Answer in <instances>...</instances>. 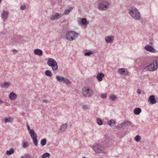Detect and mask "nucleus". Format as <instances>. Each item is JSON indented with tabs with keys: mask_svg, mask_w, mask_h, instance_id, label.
Masks as SVG:
<instances>
[{
	"mask_svg": "<svg viewBox=\"0 0 158 158\" xmlns=\"http://www.w3.org/2000/svg\"><path fill=\"white\" fill-rule=\"evenodd\" d=\"M4 121L6 123L11 122L13 121V118L10 117L6 118L5 119Z\"/></svg>",
	"mask_w": 158,
	"mask_h": 158,
	"instance_id": "nucleus-26",
	"label": "nucleus"
},
{
	"mask_svg": "<svg viewBox=\"0 0 158 158\" xmlns=\"http://www.w3.org/2000/svg\"><path fill=\"white\" fill-rule=\"evenodd\" d=\"M105 76L104 74L102 73H98L96 76V78L98 81H101L102 80V78Z\"/></svg>",
	"mask_w": 158,
	"mask_h": 158,
	"instance_id": "nucleus-12",
	"label": "nucleus"
},
{
	"mask_svg": "<svg viewBox=\"0 0 158 158\" xmlns=\"http://www.w3.org/2000/svg\"><path fill=\"white\" fill-rule=\"evenodd\" d=\"M118 127L119 128H121V124L118 125Z\"/></svg>",
	"mask_w": 158,
	"mask_h": 158,
	"instance_id": "nucleus-48",
	"label": "nucleus"
},
{
	"mask_svg": "<svg viewBox=\"0 0 158 158\" xmlns=\"http://www.w3.org/2000/svg\"><path fill=\"white\" fill-rule=\"evenodd\" d=\"M46 140L45 139H44L41 140L40 143L42 146H44L46 144Z\"/></svg>",
	"mask_w": 158,
	"mask_h": 158,
	"instance_id": "nucleus-33",
	"label": "nucleus"
},
{
	"mask_svg": "<svg viewBox=\"0 0 158 158\" xmlns=\"http://www.w3.org/2000/svg\"><path fill=\"white\" fill-rule=\"evenodd\" d=\"M82 158H85V157H83Z\"/></svg>",
	"mask_w": 158,
	"mask_h": 158,
	"instance_id": "nucleus-51",
	"label": "nucleus"
},
{
	"mask_svg": "<svg viewBox=\"0 0 158 158\" xmlns=\"http://www.w3.org/2000/svg\"><path fill=\"white\" fill-rule=\"evenodd\" d=\"M45 74L46 75L49 77H51L52 76V72L49 70H47L45 71Z\"/></svg>",
	"mask_w": 158,
	"mask_h": 158,
	"instance_id": "nucleus-27",
	"label": "nucleus"
},
{
	"mask_svg": "<svg viewBox=\"0 0 158 158\" xmlns=\"http://www.w3.org/2000/svg\"><path fill=\"white\" fill-rule=\"evenodd\" d=\"M11 85L10 82H4L1 85V86L3 88H8Z\"/></svg>",
	"mask_w": 158,
	"mask_h": 158,
	"instance_id": "nucleus-16",
	"label": "nucleus"
},
{
	"mask_svg": "<svg viewBox=\"0 0 158 158\" xmlns=\"http://www.w3.org/2000/svg\"><path fill=\"white\" fill-rule=\"evenodd\" d=\"M9 97L10 100H14L16 99L17 95L15 93L12 92L9 94Z\"/></svg>",
	"mask_w": 158,
	"mask_h": 158,
	"instance_id": "nucleus-11",
	"label": "nucleus"
},
{
	"mask_svg": "<svg viewBox=\"0 0 158 158\" xmlns=\"http://www.w3.org/2000/svg\"><path fill=\"white\" fill-rule=\"evenodd\" d=\"M1 0H0V2H1Z\"/></svg>",
	"mask_w": 158,
	"mask_h": 158,
	"instance_id": "nucleus-52",
	"label": "nucleus"
},
{
	"mask_svg": "<svg viewBox=\"0 0 158 158\" xmlns=\"http://www.w3.org/2000/svg\"><path fill=\"white\" fill-rule=\"evenodd\" d=\"M93 53L92 52H86L84 53V55L85 56H89Z\"/></svg>",
	"mask_w": 158,
	"mask_h": 158,
	"instance_id": "nucleus-36",
	"label": "nucleus"
},
{
	"mask_svg": "<svg viewBox=\"0 0 158 158\" xmlns=\"http://www.w3.org/2000/svg\"><path fill=\"white\" fill-rule=\"evenodd\" d=\"M63 15V14L56 13L55 14L51 16L50 18V19L51 20H57L61 17Z\"/></svg>",
	"mask_w": 158,
	"mask_h": 158,
	"instance_id": "nucleus-8",
	"label": "nucleus"
},
{
	"mask_svg": "<svg viewBox=\"0 0 158 158\" xmlns=\"http://www.w3.org/2000/svg\"><path fill=\"white\" fill-rule=\"evenodd\" d=\"M110 99L112 101H115L118 98L115 94H113L110 96Z\"/></svg>",
	"mask_w": 158,
	"mask_h": 158,
	"instance_id": "nucleus-29",
	"label": "nucleus"
},
{
	"mask_svg": "<svg viewBox=\"0 0 158 158\" xmlns=\"http://www.w3.org/2000/svg\"><path fill=\"white\" fill-rule=\"evenodd\" d=\"M29 133L31 137V138L32 139L34 144L35 146H37L38 144L37 135L33 129H32V130L29 131Z\"/></svg>",
	"mask_w": 158,
	"mask_h": 158,
	"instance_id": "nucleus-7",
	"label": "nucleus"
},
{
	"mask_svg": "<svg viewBox=\"0 0 158 158\" xmlns=\"http://www.w3.org/2000/svg\"><path fill=\"white\" fill-rule=\"evenodd\" d=\"M93 149L94 151L96 153H102L105 152L104 149Z\"/></svg>",
	"mask_w": 158,
	"mask_h": 158,
	"instance_id": "nucleus-22",
	"label": "nucleus"
},
{
	"mask_svg": "<svg viewBox=\"0 0 158 158\" xmlns=\"http://www.w3.org/2000/svg\"><path fill=\"white\" fill-rule=\"evenodd\" d=\"M68 125L67 123H65L60 126V130L61 131H64L67 127Z\"/></svg>",
	"mask_w": 158,
	"mask_h": 158,
	"instance_id": "nucleus-17",
	"label": "nucleus"
},
{
	"mask_svg": "<svg viewBox=\"0 0 158 158\" xmlns=\"http://www.w3.org/2000/svg\"><path fill=\"white\" fill-rule=\"evenodd\" d=\"M107 143H106V144H104L105 146H103V147H105V145L107 146Z\"/></svg>",
	"mask_w": 158,
	"mask_h": 158,
	"instance_id": "nucleus-49",
	"label": "nucleus"
},
{
	"mask_svg": "<svg viewBox=\"0 0 158 158\" xmlns=\"http://www.w3.org/2000/svg\"><path fill=\"white\" fill-rule=\"evenodd\" d=\"M79 35L78 33L74 31H70L66 33L65 38L68 40L71 41L75 40Z\"/></svg>",
	"mask_w": 158,
	"mask_h": 158,
	"instance_id": "nucleus-2",
	"label": "nucleus"
},
{
	"mask_svg": "<svg viewBox=\"0 0 158 158\" xmlns=\"http://www.w3.org/2000/svg\"><path fill=\"white\" fill-rule=\"evenodd\" d=\"M64 77L60 76H56V78L57 80L59 82L63 81Z\"/></svg>",
	"mask_w": 158,
	"mask_h": 158,
	"instance_id": "nucleus-25",
	"label": "nucleus"
},
{
	"mask_svg": "<svg viewBox=\"0 0 158 158\" xmlns=\"http://www.w3.org/2000/svg\"><path fill=\"white\" fill-rule=\"evenodd\" d=\"M106 94H102L101 95V98H106Z\"/></svg>",
	"mask_w": 158,
	"mask_h": 158,
	"instance_id": "nucleus-43",
	"label": "nucleus"
},
{
	"mask_svg": "<svg viewBox=\"0 0 158 158\" xmlns=\"http://www.w3.org/2000/svg\"><path fill=\"white\" fill-rule=\"evenodd\" d=\"M81 23L82 25H87L89 24V23L85 18H82L81 19Z\"/></svg>",
	"mask_w": 158,
	"mask_h": 158,
	"instance_id": "nucleus-23",
	"label": "nucleus"
},
{
	"mask_svg": "<svg viewBox=\"0 0 158 158\" xmlns=\"http://www.w3.org/2000/svg\"><path fill=\"white\" fill-rule=\"evenodd\" d=\"M112 123H113L114 124L115 123V121L113 119H111L107 122L108 124L110 126L111 125Z\"/></svg>",
	"mask_w": 158,
	"mask_h": 158,
	"instance_id": "nucleus-34",
	"label": "nucleus"
},
{
	"mask_svg": "<svg viewBox=\"0 0 158 158\" xmlns=\"http://www.w3.org/2000/svg\"><path fill=\"white\" fill-rule=\"evenodd\" d=\"M82 107L83 109H88V105H83L82 106Z\"/></svg>",
	"mask_w": 158,
	"mask_h": 158,
	"instance_id": "nucleus-41",
	"label": "nucleus"
},
{
	"mask_svg": "<svg viewBox=\"0 0 158 158\" xmlns=\"http://www.w3.org/2000/svg\"><path fill=\"white\" fill-rule=\"evenodd\" d=\"M135 139L136 141L139 142L141 139V137L140 136L137 135L135 137Z\"/></svg>",
	"mask_w": 158,
	"mask_h": 158,
	"instance_id": "nucleus-35",
	"label": "nucleus"
},
{
	"mask_svg": "<svg viewBox=\"0 0 158 158\" xmlns=\"http://www.w3.org/2000/svg\"><path fill=\"white\" fill-rule=\"evenodd\" d=\"M34 54L36 55L41 56L43 55V52L42 50L39 49H35L34 50Z\"/></svg>",
	"mask_w": 158,
	"mask_h": 158,
	"instance_id": "nucleus-13",
	"label": "nucleus"
},
{
	"mask_svg": "<svg viewBox=\"0 0 158 158\" xmlns=\"http://www.w3.org/2000/svg\"><path fill=\"white\" fill-rule=\"evenodd\" d=\"M73 9V8L72 7H69L68 9H65L64 11L63 15H67L69 14L70 12L72 11Z\"/></svg>",
	"mask_w": 158,
	"mask_h": 158,
	"instance_id": "nucleus-21",
	"label": "nucleus"
},
{
	"mask_svg": "<svg viewBox=\"0 0 158 158\" xmlns=\"http://www.w3.org/2000/svg\"><path fill=\"white\" fill-rule=\"evenodd\" d=\"M150 44L151 45H152V42H150Z\"/></svg>",
	"mask_w": 158,
	"mask_h": 158,
	"instance_id": "nucleus-50",
	"label": "nucleus"
},
{
	"mask_svg": "<svg viewBox=\"0 0 158 158\" xmlns=\"http://www.w3.org/2000/svg\"><path fill=\"white\" fill-rule=\"evenodd\" d=\"M21 158H31V157L30 155L27 154L22 156Z\"/></svg>",
	"mask_w": 158,
	"mask_h": 158,
	"instance_id": "nucleus-38",
	"label": "nucleus"
},
{
	"mask_svg": "<svg viewBox=\"0 0 158 158\" xmlns=\"http://www.w3.org/2000/svg\"><path fill=\"white\" fill-rule=\"evenodd\" d=\"M2 103H3V101H2V100L1 99H0V103L2 104Z\"/></svg>",
	"mask_w": 158,
	"mask_h": 158,
	"instance_id": "nucleus-47",
	"label": "nucleus"
},
{
	"mask_svg": "<svg viewBox=\"0 0 158 158\" xmlns=\"http://www.w3.org/2000/svg\"><path fill=\"white\" fill-rule=\"evenodd\" d=\"M118 72L120 74L124 75H127L128 74V72L127 71V70L124 68L119 69L118 70Z\"/></svg>",
	"mask_w": 158,
	"mask_h": 158,
	"instance_id": "nucleus-10",
	"label": "nucleus"
},
{
	"mask_svg": "<svg viewBox=\"0 0 158 158\" xmlns=\"http://www.w3.org/2000/svg\"><path fill=\"white\" fill-rule=\"evenodd\" d=\"M141 109L140 108L137 107L135 108L133 110L134 113L136 115L139 114L141 112Z\"/></svg>",
	"mask_w": 158,
	"mask_h": 158,
	"instance_id": "nucleus-19",
	"label": "nucleus"
},
{
	"mask_svg": "<svg viewBox=\"0 0 158 158\" xmlns=\"http://www.w3.org/2000/svg\"><path fill=\"white\" fill-rule=\"evenodd\" d=\"M15 152L14 149H10V150H7L6 151V154L7 155H10L13 154Z\"/></svg>",
	"mask_w": 158,
	"mask_h": 158,
	"instance_id": "nucleus-30",
	"label": "nucleus"
},
{
	"mask_svg": "<svg viewBox=\"0 0 158 158\" xmlns=\"http://www.w3.org/2000/svg\"><path fill=\"white\" fill-rule=\"evenodd\" d=\"M26 125H27V127L28 130V132H29V131H31V130H32V129H30V127L29 124L27 123Z\"/></svg>",
	"mask_w": 158,
	"mask_h": 158,
	"instance_id": "nucleus-40",
	"label": "nucleus"
},
{
	"mask_svg": "<svg viewBox=\"0 0 158 158\" xmlns=\"http://www.w3.org/2000/svg\"><path fill=\"white\" fill-rule=\"evenodd\" d=\"M47 64L51 67L53 71L56 72L58 71V66L56 60L53 58H49L47 61Z\"/></svg>",
	"mask_w": 158,
	"mask_h": 158,
	"instance_id": "nucleus-3",
	"label": "nucleus"
},
{
	"mask_svg": "<svg viewBox=\"0 0 158 158\" xmlns=\"http://www.w3.org/2000/svg\"><path fill=\"white\" fill-rule=\"evenodd\" d=\"M26 8V6L25 5L22 6L20 7L21 9L22 10H25Z\"/></svg>",
	"mask_w": 158,
	"mask_h": 158,
	"instance_id": "nucleus-42",
	"label": "nucleus"
},
{
	"mask_svg": "<svg viewBox=\"0 0 158 158\" xmlns=\"http://www.w3.org/2000/svg\"><path fill=\"white\" fill-rule=\"evenodd\" d=\"M105 40L107 43H111L113 41L114 38L112 36H108L105 38Z\"/></svg>",
	"mask_w": 158,
	"mask_h": 158,
	"instance_id": "nucleus-15",
	"label": "nucleus"
},
{
	"mask_svg": "<svg viewBox=\"0 0 158 158\" xmlns=\"http://www.w3.org/2000/svg\"><path fill=\"white\" fill-rule=\"evenodd\" d=\"M42 102H44V103H47V102H48V100H45V99L43 100H42Z\"/></svg>",
	"mask_w": 158,
	"mask_h": 158,
	"instance_id": "nucleus-45",
	"label": "nucleus"
},
{
	"mask_svg": "<svg viewBox=\"0 0 158 158\" xmlns=\"http://www.w3.org/2000/svg\"><path fill=\"white\" fill-rule=\"evenodd\" d=\"M22 104L25 107L27 106L29 104L28 100L27 98H24L23 100Z\"/></svg>",
	"mask_w": 158,
	"mask_h": 158,
	"instance_id": "nucleus-20",
	"label": "nucleus"
},
{
	"mask_svg": "<svg viewBox=\"0 0 158 158\" xmlns=\"http://www.w3.org/2000/svg\"><path fill=\"white\" fill-rule=\"evenodd\" d=\"M98 9L101 10H107L109 6V2L105 0H98Z\"/></svg>",
	"mask_w": 158,
	"mask_h": 158,
	"instance_id": "nucleus-4",
	"label": "nucleus"
},
{
	"mask_svg": "<svg viewBox=\"0 0 158 158\" xmlns=\"http://www.w3.org/2000/svg\"><path fill=\"white\" fill-rule=\"evenodd\" d=\"M13 52H14L15 53H16L17 52V51H16V50L15 49H13Z\"/></svg>",
	"mask_w": 158,
	"mask_h": 158,
	"instance_id": "nucleus-46",
	"label": "nucleus"
},
{
	"mask_svg": "<svg viewBox=\"0 0 158 158\" xmlns=\"http://www.w3.org/2000/svg\"><path fill=\"white\" fill-rule=\"evenodd\" d=\"M129 12L131 16L136 20L141 19V15L138 10L134 7H130L128 9Z\"/></svg>",
	"mask_w": 158,
	"mask_h": 158,
	"instance_id": "nucleus-1",
	"label": "nucleus"
},
{
	"mask_svg": "<svg viewBox=\"0 0 158 158\" xmlns=\"http://www.w3.org/2000/svg\"><path fill=\"white\" fill-rule=\"evenodd\" d=\"M142 90L140 89H138L137 90V92L139 94H140L141 93Z\"/></svg>",
	"mask_w": 158,
	"mask_h": 158,
	"instance_id": "nucleus-44",
	"label": "nucleus"
},
{
	"mask_svg": "<svg viewBox=\"0 0 158 158\" xmlns=\"http://www.w3.org/2000/svg\"><path fill=\"white\" fill-rule=\"evenodd\" d=\"M149 100L151 104H154L156 102V100L153 95L150 96L149 98Z\"/></svg>",
	"mask_w": 158,
	"mask_h": 158,
	"instance_id": "nucleus-18",
	"label": "nucleus"
},
{
	"mask_svg": "<svg viewBox=\"0 0 158 158\" xmlns=\"http://www.w3.org/2000/svg\"><path fill=\"white\" fill-rule=\"evenodd\" d=\"M145 49L147 51L152 53L156 52L155 50L151 46L149 45L146 46L145 47Z\"/></svg>",
	"mask_w": 158,
	"mask_h": 158,
	"instance_id": "nucleus-9",
	"label": "nucleus"
},
{
	"mask_svg": "<svg viewBox=\"0 0 158 158\" xmlns=\"http://www.w3.org/2000/svg\"><path fill=\"white\" fill-rule=\"evenodd\" d=\"M131 124V123L130 121H124L123 123L121 124V128H122L123 127H125V124Z\"/></svg>",
	"mask_w": 158,
	"mask_h": 158,
	"instance_id": "nucleus-24",
	"label": "nucleus"
},
{
	"mask_svg": "<svg viewBox=\"0 0 158 158\" xmlns=\"http://www.w3.org/2000/svg\"><path fill=\"white\" fill-rule=\"evenodd\" d=\"M100 147L99 145L98 144L95 143V144H94L93 145V148H99Z\"/></svg>",
	"mask_w": 158,
	"mask_h": 158,
	"instance_id": "nucleus-39",
	"label": "nucleus"
},
{
	"mask_svg": "<svg viewBox=\"0 0 158 158\" xmlns=\"http://www.w3.org/2000/svg\"><path fill=\"white\" fill-rule=\"evenodd\" d=\"M28 145V143L27 142L24 141V142H23V148L27 147Z\"/></svg>",
	"mask_w": 158,
	"mask_h": 158,
	"instance_id": "nucleus-37",
	"label": "nucleus"
},
{
	"mask_svg": "<svg viewBox=\"0 0 158 158\" xmlns=\"http://www.w3.org/2000/svg\"><path fill=\"white\" fill-rule=\"evenodd\" d=\"M50 156V154L48 152H46L42 156V158H46V157H49Z\"/></svg>",
	"mask_w": 158,
	"mask_h": 158,
	"instance_id": "nucleus-32",
	"label": "nucleus"
},
{
	"mask_svg": "<svg viewBox=\"0 0 158 158\" xmlns=\"http://www.w3.org/2000/svg\"><path fill=\"white\" fill-rule=\"evenodd\" d=\"M158 66L157 61L154 60L152 63L146 66L145 69H147V70L148 71H153L156 70L158 68Z\"/></svg>",
	"mask_w": 158,
	"mask_h": 158,
	"instance_id": "nucleus-5",
	"label": "nucleus"
},
{
	"mask_svg": "<svg viewBox=\"0 0 158 158\" xmlns=\"http://www.w3.org/2000/svg\"><path fill=\"white\" fill-rule=\"evenodd\" d=\"M96 122L97 124L99 125H101L103 124L102 119L100 118H97L96 119Z\"/></svg>",
	"mask_w": 158,
	"mask_h": 158,
	"instance_id": "nucleus-31",
	"label": "nucleus"
},
{
	"mask_svg": "<svg viewBox=\"0 0 158 158\" xmlns=\"http://www.w3.org/2000/svg\"><path fill=\"white\" fill-rule=\"evenodd\" d=\"M9 13L7 11L3 10L2 14V18L3 19H6L8 16Z\"/></svg>",
	"mask_w": 158,
	"mask_h": 158,
	"instance_id": "nucleus-14",
	"label": "nucleus"
},
{
	"mask_svg": "<svg viewBox=\"0 0 158 158\" xmlns=\"http://www.w3.org/2000/svg\"><path fill=\"white\" fill-rule=\"evenodd\" d=\"M82 93L86 97H90L93 94L92 89L87 87H84L82 90Z\"/></svg>",
	"mask_w": 158,
	"mask_h": 158,
	"instance_id": "nucleus-6",
	"label": "nucleus"
},
{
	"mask_svg": "<svg viewBox=\"0 0 158 158\" xmlns=\"http://www.w3.org/2000/svg\"><path fill=\"white\" fill-rule=\"evenodd\" d=\"M63 82L67 85H69L71 83V82L67 78H64Z\"/></svg>",
	"mask_w": 158,
	"mask_h": 158,
	"instance_id": "nucleus-28",
	"label": "nucleus"
}]
</instances>
